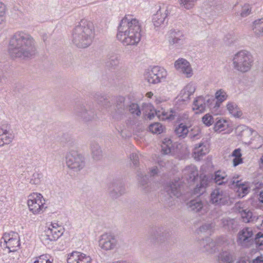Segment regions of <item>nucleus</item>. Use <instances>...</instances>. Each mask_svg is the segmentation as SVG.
I'll list each match as a JSON object with an SVG mask.
<instances>
[{"mask_svg": "<svg viewBox=\"0 0 263 263\" xmlns=\"http://www.w3.org/2000/svg\"><path fill=\"white\" fill-rule=\"evenodd\" d=\"M214 227L213 223H206L203 224L199 228L200 231L205 232L206 231L212 229Z\"/></svg>", "mask_w": 263, "mask_h": 263, "instance_id": "nucleus-55", "label": "nucleus"}, {"mask_svg": "<svg viewBox=\"0 0 263 263\" xmlns=\"http://www.w3.org/2000/svg\"><path fill=\"white\" fill-rule=\"evenodd\" d=\"M163 228H158L156 230V231L155 232V234L156 235H157L158 236H162L164 237L166 236V233H164V232L162 231Z\"/></svg>", "mask_w": 263, "mask_h": 263, "instance_id": "nucleus-59", "label": "nucleus"}, {"mask_svg": "<svg viewBox=\"0 0 263 263\" xmlns=\"http://www.w3.org/2000/svg\"><path fill=\"white\" fill-rule=\"evenodd\" d=\"M210 182L211 180L209 177L204 175L203 177H201L200 182L199 184L201 186V189H205L209 185Z\"/></svg>", "mask_w": 263, "mask_h": 263, "instance_id": "nucleus-52", "label": "nucleus"}, {"mask_svg": "<svg viewBox=\"0 0 263 263\" xmlns=\"http://www.w3.org/2000/svg\"><path fill=\"white\" fill-rule=\"evenodd\" d=\"M236 132L238 135L242 138V140H247L254 132L251 128L244 125L238 126L236 128Z\"/></svg>", "mask_w": 263, "mask_h": 263, "instance_id": "nucleus-30", "label": "nucleus"}, {"mask_svg": "<svg viewBox=\"0 0 263 263\" xmlns=\"http://www.w3.org/2000/svg\"><path fill=\"white\" fill-rule=\"evenodd\" d=\"M4 240L3 246L8 248L10 252H14L19 247L20 237L18 233L11 232L5 233L2 237Z\"/></svg>", "mask_w": 263, "mask_h": 263, "instance_id": "nucleus-14", "label": "nucleus"}, {"mask_svg": "<svg viewBox=\"0 0 263 263\" xmlns=\"http://www.w3.org/2000/svg\"><path fill=\"white\" fill-rule=\"evenodd\" d=\"M215 97L216 99L215 106L219 107L221 103L227 99L228 96L223 89H220L216 92Z\"/></svg>", "mask_w": 263, "mask_h": 263, "instance_id": "nucleus-37", "label": "nucleus"}, {"mask_svg": "<svg viewBox=\"0 0 263 263\" xmlns=\"http://www.w3.org/2000/svg\"><path fill=\"white\" fill-rule=\"evenodd\" d=\"M45 199L41 194L33 193L28 196L27 201L29 210L34 214H40L46 209Z\"/></svg>", "mask_w": 263, "mask_h": 263, "instance_id": "nucleus-9", "label": "nucleus"}, {"mask_svg": "<svg viewBox=\"0 0 263 263\" xmlns=\"http://www.w3.org/2000/svg\"><path fill=\"white\" fill-rule=\"evenodd\" d=\"M6 18V6L0 2V25L5 20Z\"/></svg>", "mask_w": 263, "mask_h": 263, "instance_id": "nucleus-53", "label": "nucleus"}, {"mask_svg": "<svg viewBox=\"0 0 263 263\" xmlns=\"http://www.w3.org/2000/svg\"><path fill=\"white\" fill-rule=\"evenodd\" d=\"M223 226L229 230H235L237 229V223L234 219L223 218L222 219Z\"/></svg>", "mask_w": 263, "mask_h": 263, "instance_id": "nucleus-40", "label": "nucleus"}, {"mask_svg": "<svg viewBox=\"0 0 263 263\" xmlns=\"http://www.w3.org/2000/svg\"><path fill=\"white\" fill-rule=\"evenodd\" d=\"M175 132L179 137L184 138L189 133V129L185 125L181 123L176 127Z\"/></svg>", "mask_w": 263, "mask_h": 263, "instance_id": "nucleus-42", "label": "nucleus"}, {"mask_svg": "<svg viewBox=\"0 0 263 263\" xmlns=\"http://www.w3.org/2000/svg\"><path fill=\"white\" fill-rule=\"evenodd\" d=\"M42 177L43 175L42 173L35 172L33 174L30 183L32 184H39L41 182Z\"/></svg>", "mask_w": 263, "mask_h": 263, "instance_id": "nucleus-49", "label": "nucleus"}, {"mask_svg": "<svg viewBox=\"0 0 263 263\" xmlns=\"http://www.w3.org/2000/svg\"><path fill=\"white\" fill-rule=\"evenodd\" d=\"M197 1V0H179V3L182 8L189 10L194 7Z\"/></svg>", "mask_w": 263, "mask_h": 263, "instance_id": "nucleus-46", "label": "nucleus"}, {"mask_svg": "<svg viewBox=\"0 0 263 263\" xmlns=\"http://www.w3.org/2000/svg\"><path fill=\"white\" fill-rule=\"evenodd\" d=\"M209 152L206 145L203 143L196 144L193 151V156L196 160H200V158Z\"/></svg>", "mask_w": 263, "mask_h": 263, "instance_id": "nucleus-29", "label": "nucleus"}, {"mask_svg": "<svg viewBox=\"0 0 263 263\" xmlns=\"http://www.w3.org/2000/svg\"><path fill=\"white\" fill-rule=\"evenodd\" d=\"M13 139L12 135L4 127H0V146L9 144Z\"/></svg>", "mask_w": 263, "mask_h": 263, "instance_id": "nucleus-28", "label": "nucleus"}, {"mask_svg": "<svg viewBox=\"0 0 263 263\" xmlns=\"http://www.w3.org/2000/svg\"><path fill=\"white\" fill-rule=\"evenodd\" d=\"M48 228L52 230V231H55V230H59V232H60V234L61 233L62 235L64 231L63 227L61 225H59L57 222H51Z\"/></svg>", "mask_w": 263, "mask_h": 263, "instance_id": "nucleus-51", "label": "nucleus"}, {"mask_svg": "<svg viewBox=\"0 0 263 263\" xmlns=\"http://www.w3.org/2000/svg\"><path fill=\"white\" fill-rule=\"evenodd\" d=\"M210 201L217 206L228 204L230 202L229 191L223 187H216L210 194Z\"/></svg>", "mask_w": 263, "mask_h": 263, "instance_id": "nucleus-7", "label": "nucleus"}, {"mask_svg": "<svg viewBox=\"0 0 263 263\" xmlns=\"http://www.w3.org/2000/svg\"><path fill=\"white\" fill-rule=\"evenodd\" d=\"M205 190L204 189H201V186L198 184L195 187L193 193L195 195H201L205 191Z\"/></svg>", "mask_w": 263, "mask_h": 263, "instance_id": "nucleus-57", "label": "nucleus"}, {"mask_svg": "<svg viewBox=\"0 0 263 263\" xmlns=\"http://www.w3.org/2000/svg\"><path fill=\"white\" fill-rule=\"evenodd\" d=\"M95 99L98 104L105 108H108L110 106V101L106 96L97 95L95 97Z\"/></svg>", "mask_w": 263, "mask_h": 263, "instance_id": "nucleus-43", "label": "nucleus"}, {"mask_svg": "<svg viewBox=\"0 0 263 263\" xmlns=\"http://www.w3.org/2000/svg\"><path fill=\"white\" fill-rule=\"evenodd\" d=\"M195 91V88L192 84L187 85L180 92L178 101L182 102L183 105L190 100V97Z\"/></svg>", "mask_w": 263, "mask_h": 263, "instance_id": "nucleus-24", "label": "nucleus"}, {"mask_svg": "<svg viewBox=\"0 0 263 263\" xmlns=\"http://www.w3.org/2000/svg\"><path fill=\"white\" fill-rule=\"evenodd\" d=\"M205 4L209 5L210 8L212 11H214L215 12L220 13L222 10V6L219 3V2L216 0H210L208 2H206L204 5Z\"/></svg>", "mask_w": 263, "mask_h": 263, "instance_id": "nucleus-41", "label": "nucleus"}, {"mask_svg": "<svg viewBox=\"0 0 263 263\" xmlns=\"http://www.w3.org/2000/svg\"><path fill=\"white\" fill-rule=\"evenodd\" d=\"M210 102H211L210 99H206L203 97H198L193 102V110H196V113L203 112L205 111L206 107L208 106Z\"/></svg>", "mask_w": 263, "mask_h": 263, "instance_id": "nucleus-22", "label": "nucleus"}, {"mask_svg": "<svg viewBox=\"0 0 263 263\" xmlns=\"http://www.w3.org/2000/svg\"><path fill=\"white\" fill-rule=\"evenodd\" d=\"M168 45L172 48H179L185 43L183 32L178 29H171L166 34Z\"/></svg>", "mask_w": 263, "mask_h": 263, "instance_id": "nucleus-11", "label": "nucleus"}, {"mask_svg": "<svg viewBox=\"0 0 263 263\" xmlns=\"http://www.w3.org/2000/svg\"><path fill=\"white\" fill-rule=\"evenodd\" d=\"M164 127L160 123L156 122L149 126V130L154 134H159L163 132Z\"/></svg>", "mask_w": 263, "mask_h": 263, "instance_id": "nucleus-44", "label": "nucleus"}, {"mask_svg": "<svg viewBox=\"0 0 263 263\" xmlns=\"http://www.w3.org/2000/svg\"><path fill=\"white\" fill-rule=\"evenodd\" d=\"M36 50L34 38L26 32L17 31L10 39L8 51L12 58H30Z\"/></svg>", "mask_w": 263, "mask_h": 263, "instance_id": "nucleus-1", "label": "nucleus"}, {"mask_svg": "<svg viewBox=\"0 0 263 263\" xmlns=\"http://www.w3.org/2000/svg\"><path fill=\"white\" fill-rule=\"evenodd\" d=\"M141 32L139 20L132 15H125L118 26L117 38L125 46L137 45L141 40Z\"/></svg>", "mask_w": 263, "mask_h": 263, "instance_id": "nucleus-2", "label": "nucleus"}, {"mask_svg": "<svg viewBox=\"0 0 263 263\" xmlns=\"http://www.w3.org/2000/svg\"><path fill=\"white\" fill-rule=\"evenodd\" d=\"M94 37V27L91 22L81 20L72 32V42L79 48H86Z\"/></svg>", "mask_w": 263, "mask_h": 263, "instance_id": "nucleus-3", "label": "nucleus"}, {"mask_svg": "<svg viewBox=\"0 0 263 263\" xmlns=\"http://www.w3.org/2000/svg\"><path fill=\"white\" fill-rule=\"evenodd\" d=\"M239 213L245 222H256L258 220L262 222L263 220L260 216H258L256 214L252 213L250 210L248 209H240L239 211Z\"/></svg>", "mask_w": 263, "mask_h": 263, "instance_id": "nucleus-23", "label": "nucleus"}, {"mask_svg": "<svg viewBox=\"0 0 263 263\" xmlns=\"http://www.w3.org/2000/svg\"><path fill=\"white\" fill-rule=\"evenodd\" d=\"M127 110L125 104V98L123 97H118L116 99L115 108L111 111V116L116 121L122 120Z\"/></svg>", "mask_w": 263, "mask_h": 263, "instance_id": "nucleus-13", "label": "nucleus"}, {"mask_svg": "<svg viewBox=\"0 0 263 263\" xmlns=\"http://www.w3.org/2000/svg\"><path fill=\"white\" fill-rule=\"evenodd\" d=\"M251 263H263V256H260L252 260Z\"/></svg>", "mask_w": 263, "mask_h": 263, "instance_id": "nucleus-62", "label": "nucleus"}, {"mask_svg": "<svg viewBox=\"0 0 263 263\" xmlns=\"http://www.w3.org/2000/svg\"><path fill=\"white\" fill-rule=\"evenodd\" d=\"M253 241V232L251 228H243L238 233L237 242L241 246L249 247Z\"/></svg>", "mask_w": 263, "mask_h": 263, "instance_id": "nucleus-16", "label": "nucleus"}, {"mask_svg": "<svg viewBox=\"0 0 263 263\" xmlns=\"http://www.w3.org/2000/svg\"><path fill=\"white\" fill-rule=\"evenodd\" d=\"M130 159L133 164V166L136 171L137 178L139 184L143 189L146 190L148 183V177L143 171L141 167H139V155L136 153H132L130 155Z\"/></svg>", "mask_w": 263, "mask_h": 263, "instance_id": "nucleus-12", "label": "nucleus"}, {"mask_svg": "<svg viewBox=\"0 0 263 263\" xmlns=\"http://www.w3.org/2000/svg\"><path fill=\"white\" fill-rule=\"evenodd\" d=\"M164 190L169 198H178L182 194V182L180 180L170 181L165 185Z\"/></svg>", "mask_w": 263, "mask_h": 263, "instance_id": "nucleus-17", "label": "nucleus"}, {"mask_svg": "<svg viewBox=\"0 0 263 263\" xmlns=\"http://www.w3.org/2000/svg\"><path fill=\"white\" fill-rule=\"evenodd\" d=\"M236 187V192L238 193V196L239 197H243L246 195L249 191V188L248 186L243 183H241L238 180H235V183L234 185L230 186V187Z\"/></svg>", "mask_w": 263, "mask_h": 263, "instance_id": "nucleus-32", "label": "nucleus"}, {"mask_svg": "<svg viewBox=\"0 0 263 263\" xmlns=\"http://www.w3.org/2000/svg\"><path fill=\"white\" fill-rule=\"evenodd\" d=\"M59 230L52 231V230L48 228L41 236V239L42 242L47 245L50 242L57 240L60 236L61 233L59 232Z\"/></svg>", "mask_w": 263, "mask_h": 263, "instance_id": "nucleus-21", "label": "nucleus"}, {"mask_svg": "<svg viewBox=\"0 0 263 263\" xmlns=\"http://www.w3.org/2000/svg\"><path fill=\"white\" fill-rule=\"evenodd\" d=\"M259 201L263 203V191H261L259 193Z\"/></svg>", "mask_w": 263, "mask_h": 263, "instance_id": "nucleus-64", "label": "nucleus"}, {"mask_svg": "<svg viewBox=\"0 0 263 263\" xmlns=\"http://www.w3.org/2000/svg\"><path fill=\"white\" fill-rule=\"evenodd\" d=\"M187 206L190 210L195 213L200 212L203 208V202L199 199H195L191 200L188 203Z\"/></svg>", "mask_w": 263, "mask_h": 263, "instance_id": "nucleus-34", "label": "nucleus"}, {"mask_svg": "<svg viewBox=\"0 0 263 263\" xmlns=\"http://www.w3.org/2000/svg\"><path fill=\"white\" fill-rule=\"evenodd\" d=\"M227 108L230 114L234 117L239 118L241 116L242 113L237 105L234 103L230 102L227 105Z\"/></svg>", "mask_w": 263, "mask_h": 263, "instance_id": "nucleus-36", "label": "nucleus"}, {"mask_svg": "<svg viewBox=\"0 0 263 263\" xmlns=\"http://www.w3.org/2000/svg\"><path fill=\"white\" fill-rule=\"evenodd\" d=\"M228 127L227 121L224 119H219L217 120L214 127L215 132H221L224 130Z\"/></svg>", "mask_w": 263, "mask_h": 263, "instance_id": "nucleus-45", "label": "nucleus"}, {"mask_svg": "<svg viewBox=\"0 0 263 263\" xmlns=\"http://www.w3.org/2000/svg\"><path fill=\"white\" fill-rule=\"evenodd\" d=\"M232 156L234 157H241V154L240 149L239 148L235 149L232 154Z\"/></svg>", "mask_w": 263, "mask_h": 263, "instance_id": "nucleus-61", "label": "nucleus"}, {"mask_svg": "<svg viewBox=\"0 0 263 263\" xmlns=\"http://www.w3.org/2000/svg\"><path fill=\"white\" fill-rule=\"evenodd\" d=\"M242 163V159L241 157H234L233 160V164L234 166H236Z\"/></svg>", "mask_w": 263, "mask_h": 263, "instance_id": "nucleus-60", "label": "nucleus"}, {"mask_svg": "<svg viewBox=\"0 0 263 263\" xmlns=\"http://www.w3.org/2000/svg\"><path fill=\"white\" fill-rule=\"evenodd\" d=\"M34 263H52L47 254H43L34 258Z\"/></svg>", "mask_w": 263, "mask_h": 263, "instance_id": "nucleus-48", "label": "nucleus"}, {"mask_svg": "<svg viewBox=\"0 0 263 263\" xmlns=\"http://www.w3.org/2000/svg\"><path fill=\"white\" fill-rule=\"evenodd\" d=\"M162 152L163 154H171L173 149L172 141L170 138H164L161 145Z\"/></svg>", "mask_w": 263, "mask_h": 263, "instance_id": "nucleus-39", "label": "nucleus"}, {"mask_svg": "<svg viewBox=\"0 0 263 263\" xmlns=\"http://www.w3.org/2000/svg\"><path fill=\"white\" fill-rule=\"evenodd\" d=\"M214 182L219 186L222 187H230L234 185L235 179L228 176L226 173L221 171H218L215 172L212 176Z\"/></svg>", "mask_w": 263, "mask_h": 263, "instance_id": "nucleus-18", "label": "nucleus"}, {"mask_svg": "<svg viewBox=\"0 0 263 263\" xmlns=\"http://www.w3.org/2000/svg\"><path fill=\"white\" fill-rule=\"evenodd\" d=\"M199 247L202 252L213 253L216 250L215 242L209 237H206L200 241Z\"/></svg>", "mask_w": 263, "mask_h": 263, "instance_id": "nucleus-25", "label": "nucleus"}, {"mask_svg": "<svg viewBox=\"0 0 263 263\" xmlns=\"http://www.w3.org/2000/svg\"><path fill=\"white\" fill-rule=\"evenodd\" d=\"M202 121L204 124L207 126H210L214 122V118L212 115L209 114L205 115L202 118Z\"/></svg>", "mask_w": 263, "mask_h": 263, "instance_id": "nucleus-50", "label": "nucleus"}, {"mask_svg": "<svg viewBox=\"0 0 263 263\" xmlns=\"http://www.w3.org/2000/svg\"><path fill=\"white\" fill-rule=\"evenodd\" d=\"M232 61L233 68L235 70L245 73L251 69L253 63V58L249 51L241 50L234 55Z\"/></svg>", "mask_w": 263, "mask_h": 263, "instance_id": "nucleus-4", "label": "nucleus"}, {"mask_svg": "<svg viewBox=\"0 0 263 263\" xmlns=\"http://www.w3.org/2000/svg\"><path fill=\"white\" fill-rule=\"evenodd\" d=\"M158 169L157 166H154V167H153L149 168V176L151 177L155 176L156 175H157L158 174Z\"/></svg>", "mask_w": 263, "mask_h": 263, "instance_id": "nucleus-58", "label": "nucleus"}, {"mask_svg": "<svg viewBox=\"0 0 263 263\" xmlns=\"http://www.w3.org/2000/svg\"><path fill=\"white\" fill-rule=\"evenodd\" d=\"M237 263H251L250 261L246 258H241Z\"/></svg>", "mask_w": 263, "mask_h": 263, "instance_id": "nucleus-63", "label": "nucleus"}, {"mask_svg": "<svg viewBox=\"0 0 263 263\" xmlns=\"http://www.w3.org/2000/svg\"><path fill=\"white\" fill-rule=\"evenodd\" d=\"M90 150L93 159L98 160L101 159L102 156V152L98 143L96 142H91Z\"/></svg>", "mask_w": 263, "mask_h": 263, "instance_id": "nucleus-35", "label": "nucleus"}, {"mask_svg": "<svg viewBox=\"0 0 263 263\" xmlns=\"http://www.w3.org/2000/svg\"><path fill=\"white\" fill-rule=\"evenodd\" d=\"M234 260V256L229 250H223L218 255V261L221 263H232Z\"/></svg>", "mask_w": 263, "mask_h": 263, "instance_id": "nucleus-31", "label": "nucleus"}, {"mask_svg": "<svg viewBox=\"0 0 263 263\" xmlns=\"http://www.w3.org/2000/svg\"><path fill=\"white\" fill-rule=\"evenodd\" d=\"M91 259L89 256L81 252L74 251L68 255L67 263H90Z\"/></svg>", "mask_w": 263, "mask_h": 263, "instance_id": "nucleus-20", "label": "nucleus"}, {"mask_svg": "<svg viewBox=\"0 0 263 263\" xmlns=\"http://www.w3.org/2000/svg\"><path fill=\"white\" fill-rule=\"evenodd\" d=\"M167 74V71L164 68L154 66L145 71L144 79L149 84H155L164 81Z\"/></svg>", "mask_w": 263, "mask_h": 263, "instance_id": "nucleus-6", "label": "nucleus"}, {"mask_svg": "<svg viewBox=\"0 0 263 263\" xmlns=\"http://www.w3.org/2000/svg\"><path fill=\"white\" fill-rule=\"evenodd\" d=\"M198 171L195 165H191L185 167L182 171V178L188 182L193 181L198 176Z\"/></svg>", "mask_w": 263, "mask_h": 263, "instance_id": "nucleus-26", "label": "nucleus"}, {"mask_svg": "<svg viewBox=\"0 0 263 263\" xmlns=\"http://www.w3.org/2000/svg\"><path fill=\"white\" fill-rule=\"evenodd\" d=\"M73 114L76 117L84 122L92 121L96 119L97 114L90 105L83 104L76 105L73 109Z\"/></svg>", "mask_w": 263, "mask_h": 263, "instance_id": "nucleus-8", "label": "nucleus"}, {"mask_svg": "<svg viewBox=\"0 0 263 263\" xmlns=\"http://www.w3.org/2000/svg\"><path fill=\"white\" fill-rule=\"evenodd\" d=\"M118 241L115 236L109 233L102 234L99 240V246L103 250L110 251L117 247Z\"/></svg>", "mask_w": 263, "mask_h": 263, "instance_id": "nucleus-15", "label": "nucleus"}, {"mask_svg": "<svg viewBox=\"0 0 263 263\" xmlns=\"http://www.w3.org/2000/svg\"><path fill=\"white\" fill-rule=\"evenodd\" d=\"M110 196L117 198L125 193V188L121 183H114L109 187Z\"/></svg>", "mask_w": 263, "mask_h": 263, "instance_id": "nucleus-27", "label": "nucleus"}, {"mask_svg": "<svg viewBox=\"0 0 263 263\" xmlns=\"http://www.w3.org/2000/svg\"><path fill=\"white\" fill-rule=\"evenodd\" d=\"M255 241L256 245L258 246L263 245V234L260 232L258 233L255 238Z\"/></svg>", "mask_w": 263, "mask_h": 263, "instance_id": "nucleus-54", "label": "nucleus"}, {"mask_svg": "<svg viewBox=\"0 0 263 263\" xmlns=\"http://www.w3.org/2000/svg\"><path fill=\"white\" fill-rule=\"evenodd\" d=\"M173 9V6L164 4L159 6V9L152 17V22L156 30L164 24L165 19L172 13Z\"/></svg>", "mask_w": 263, "mask_h": 263, "instance_id": "nucleus-10", "label": "nucleus"}, {"mask_svg": "<svg viewBox=\"0 0 263 263\" xmlns=\"http://www.w3.org/2000/svg\"><path fill=\"white\" fill-rule=\"evenodd\" d=\"M176 70L185 76L187 78L192 76L193 72L190 63L184 59H179L174 63Z\"/></svg>", "mask_w": 263, "mask_h": 263, "instance_id": "nucleus-19", "label": "nucleus"}, {"mask_svg": "<svg viewBox=\"0 0 263 263\" xmlns=\"http://www.w3.org/2000/svg\"><path fill=\"white\" fill-rule=\"evenodd\" d=\"M162 114L167 119H174V117L177 116L176 112L174 110H171L169 115L167 114V112H163Z\"/></svg>", "mask_w": 263, "mask_h": 263, "instance_id": "nucleus-56", "label": "nucleus"}, {"mask_svg": "<svg viewBox=\"0 0 263 263\" xmlns=\"http://www.w3.org/2000/svg\"><path fill=\"white\" fill-rule=\"evenodd\" d=\"M128 110L133 116H140L141 110L139 105L136 103H132L128 106Z\"/></svg>", "mask_w": 263, "mask_h": 263, "instance_id": "nucleus-47", "label": "nucleus"}, {"mask_svg": "<svg viewBox=\"0 0 263 263\" xmlns=\"http://www.w3.org/2000/svg\"><path fill=\"white\" fill-rule=\"evenodd\" d=\"M254 33L258 36H263V18L255 20L253 22Z\"/></svg>", "mask_w": 263, "mask_h": 263, "instance_id": "nucleus-38", "label": "nucleus"}, {"mask_svg": "<svg viewBox=\"0 0 263 263\" xmlns=\"http://www.w3.org/2000/svg\"><path fill=\"white\" fill-rule=\"evenodd\" d=\"M66 163L69 169L76 173L80 172L85 166L84 157L75 151H70L67 154Z\"/></svg>", "mask_w": 263, "mask_h": 263, "instance_id": "nucleus-5", "label": "nucleus"}, {"mask_svg": "<svg viewBox=\"0 0 263 263\" xmlns=\"http://www.w3.org/2000/svg\"><path fill=\"white\" fill-rule=\"evenodd\" d=\"M238 6H235V15L237 17H245L248 16L251 12V7L249 4H246L244 5L241 6L240 9L238 8Z\"/></svg>", "mask_w": 263, "mask_h": 263, "instance_id": "nucleus-33", "label": "nucleus"}]
</instances>
